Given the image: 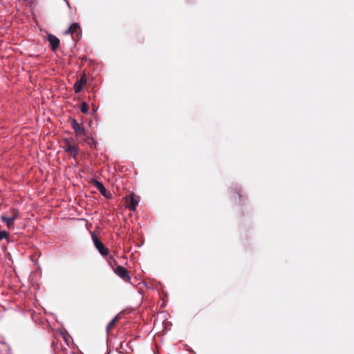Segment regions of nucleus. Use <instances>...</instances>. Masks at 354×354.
Here are the masks:
<instances>
[{
    "label": "nucleus",
    "instance_id": "1",
    "mask_svg": "<svg viewBox=\"0 0 354 354\" xmlns=\"http://www.w3.org/2000/svg\"><path fill=\"white\" fill-rule=\"evenodd\" d=\"M64 145L65 146L64 147V148L65 151L68 153V154L71 156L75 158L77 154L78 153V147L76 145L73 144L72 142V140L69 139L64 140Z\"/></svg>",
    "mask_w": 354,
    "mask_h": 354
},
{
    "label": "nucleus",
    "instance_id": "2",
    "mask_svg": "<svg viewBox=\"0 0 354 354\" xmlns=\"http://www.w3.org/2000/svg\"><path fill=\"white\" fill-rule=\"evenodd\" d=\"M92 239L94 243V245L96 248V249L98 250V252L102 255V256H106L109 254V249L104 245L103 243H102L97 238V236L95 234H92Z\"/></svg>",
    "mask_w": 354,
    "mask_h": 354
},
{
    "label": "nucleus",
    "instance_id": "3",
    "mask_svg": "<svg viewBox=\"0 0 354 354\" xmlns=\"http://www.w3.org/2000/svg\"><path fill=\"white\" fill-rule=\"evenodd\" d=\"M114 272L117 275H118L122 279H123L124 281H126V282L130 281L131 277L129 276L127 270L124 267H123L122 266H118L114 270Z\"/></svg>",
    "mask_w": 354,
    "mask_h": 354
},
{
    "label": "nucleus",
    "instance_id": "4",
    "mask_svg": "<svg viewBox=\"0 0 354 354\" xmlns=\"http://www.w3.org/2000/svg\"><path fill=\"white\" fill-rule=\"evenodd\" d=\"M71 125L77 136H82L86 135L84 127L80 125L75 118L71 120Z\"/></svg>",
    "mask_w": 354,
    "mask_h": 354
},
{
    "label": "nucleus",
    "instance_id": "5",
    "mask_svg": "<svg viewBox=\"0 0 354 354\" xmlns=\"http://www.w3.org/2000/svg\"><path fill=\"white\" fill-rule=\"evenodd\" d=\"M139 203L138 196L134 194H130L129 201H128L127 207L131 210H135Z\"/></svg>",
    "mask_w": 354,
    "mask_h": 354
},
{
    "label": "nucleus",
    "instance_id": "6",
    "mask_svg": "<svg viewBox=\"0 0 354 354\" xmlns=\"http://www.w3.org/2000/svg\"><path fill=\"white\" fill-rule=\"evenodd\" d=\"M48 41H49L53 50H55L60 43L59 39L56 36L51 34L48 35Z\"/></svg>",
    "mask_w": 354,
    "mask_h": 354
},
{
    "label": "nucleus",
    "instance_id": "7",
    "mask_svg": "<svg viewBox=\"0 0 354 354\" xmlns=\"http://www.w3.org/2000/svg\"><path fill=\"white\" fill-rule=\"evenodd\" d=\"M92 184L100 192V194L102 196H106V189L101 182L98 181L97 180L93 179L92 180Z\"/></svg>",
    "mask_w": 354,
    "mask_h": 354
},
{
    "label": "nucleus",
    "instance_id": "8",
    "mask_svg": "<svg viewBox=\"0 0 354 354\" xmlns=\"http://www.w3.org/2000/svg\"><path fill=\"white\" fill-rule=\"evenodd\" d=\"M86 84V80L84 77H82L80 79L77 80L76 82L74 84V91L75 93H80L83 86Z\"/></svg>",
    "mask_w": 354,
    "mask_h": 354
},
{
    "label": "nucleus",
    "instance_id": "9",
    "mask_svg": "<svg viewBox=\"0 0 354 354\" xmlns=\"http://www.w3.org/2000/svg\"><path fill=\"white\" fill-rule=\"evenodd\" d=\"M76 34L77 36L80 33V26L77 23H73L71 26L65 31L64 34Z\"/></svg>",
    "mask_w": 354,
    "mask_h": 354
},
{
    "label": "nucleus",
    "instance_id": "10",
    "mask_svg": "<svg viewBox=\"0 0 354 354\" xmlns=\"http://www.w3.org/2000/svg\"><path fill=\"white\" fill-rule=\"evenodd\" d=\"M1 219L2 222L6 225V226L8 229H12L14 227L15 221L11 220V218L10 217H8V216L2 215L1 216Z\"/></svg>",
    "mask_w": 354,
    "mask_h": 354
},
{
    "label": "nucleus",
    "instance_id": "11",
    "mask_svg": "<svg viewBox=\"0 0 354 354\" xmlns=\"http://www.w3.org/2000/svg\"><path fill=\"white\" fill-rule=\"evenodd\" d=\"M10 215L8 216L11 218L12 221H15L19 217V210L15 208L11 209L10 212Z\"/></svg>",
    "mask_w": 354,
    "mask_h": 354
},
{
    "label": "nucleus",
    "instance_id": "12",
    "mask_svg": "<svg viewBox=\"0 0 354 354\" xmlns=\"http://www.w3.org/2000/svg\"><path fill=\"white\" fill-rule=\"evenodd\" d=\"M118 320V316L115 317L106 326V330L107 333H109V330L113 327L115 323Z\"/></svg>",
    "mask_w": 354,
    "mask_h": 354
},
{
    "label": "nucleus",
    "instance_id": "13",
    "mask_svg": "<svg viewBox=\"0 0 354 354\" xmlns=\"http://www.w3.org/2000/svg\"><path fill=\"white\" fill-rule=\"evenodd\" d=\"M81 111L83 113H87L88 111V105L86 102H84L81 104Z\"/></svg>",
    "mask_w": 354,
    "mask_h": 354
},
{
    "label": "nucleus",
    "instance_id": "14",
    "mask_svg": "<svg viewBox=\"0 0 354 354\" xmlns=\"http://www.w3.org/2000/svg\"><path fill=\"white\" fill-rule=\"evenodd\" d=\"M8 237V233L6 231H0V240L6 239Z\"/></svg>",
    "mask_w": 354,
    "mask_h": 354
}]
</instances>
